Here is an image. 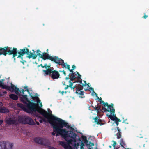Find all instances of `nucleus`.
<instances>
[{"label": "nucleus", "instance_id": "28", "mask_svg": "<svg viewBox=\"0 0 149 149\" xmlns=\"http://www.w3.org/2000/svg\"><path fill=\"white\" fill-rule=\"evenodd\" d=\"M120 144L122 147H123V145H125V142L123 139L120 140Z\"/></svg>", "mask_w": 149, "mask_h": 149}, {"label": "nucleus", "instance_id": "56", "mask_svg": "<svg viewBox=\"0 0 149 149\" xmlns=\"http://www.w3.org/2000/svg\"><path fill=\"white\" fill-rule=\"evenodd\" d=\"M41 66L42 68H44L43 66L42 65V64L38 66Z\"/></svg>", "mask_w": 149, "mask_h": 149}, {"label": "nucleus", "instance_id": "26", "mask_svg": "<svg viewBox=\"0 0 149 149\" xmlns=\"http://www.w3.org/2000/svg\"><path fill=\"white\" fill-rule=\"evenodd\" d=\"M4 146V143L2 141H0V149H5L4 148H2V147H3Z\"/></svg>", "mask_w": 149, "mask_h": 149}, {"label": "nucleus", "instance_id": "2", "mask_svg": "<svg viewBox=\"0 0 149 149\" xmlns=\"http://www.w3.org/2000/svg\"><path fill=\"white\" fill-rule=\"evenodd\" d=\"M65 124L62 125V127H60L58 125H57L59 129L58 130L55 131L56 135V136L61 135L65 140L67 142L60 141L59 144L62 146L65 149H78L79 143L76 144L75 143L76 137L77 134L72 131H67L65 129H63L65 127L68 129L70 128L74 130V129L70 127L67 122L64 121Z\"/></svg>", "mask_w": 149, "mask_h": 149}, {"label": "nucleus", "instance_id": "16", "mask_svg": "<svg viewBox=\"0 0 149 149\" xmlns=\"http://www.w3.org/2000/svg\"><path fill=\"white\" fill-rule=\"evenodd\" d=\"M53 70V68L50 66V68H47L46 70H43V72L46 75H49L50 76Z\"/></svg>", "mask_w": 149, "mask_h": 149}, {"label": "nucleus", "instance_id": "4", "mask_svg": "<svg viewBox=\"0 0 149 149\" xmlns=\"http://www.w3.org/2000/svg\"><path fill=\"white\" fill-rule=\"evenodd\" d=\"M38 55L39 57L44 60L49 59L55 62L56 64L61 65H63L65 66L63 63L64 60L59 58L58 56H51L47 52H44L42 54L38 53Z\"/></svg>", "mask_w": 149, "mask_h": 149}, {"label": "nucleus", "instance_id": "62", "mask_svg": "<svg viewBox=\"0 0 149 149\" xmlns=\"http://www.w3.org/2000/svg\"><path fill=\"white\" fill-rule=\"evenodd\" d=\"M81 146H84V143H82L81 144Z\"/></svg>", "mask_w": 149, "mask_h": 149}, {"label": "nucleus", "instance_id": "31", "mask_svg": "<svg viewBox=\"0 0 149 149\" xmlns=\"http://www.w3.org/2000/svg\"><path fill=\"white\" fill-rule=\"evenodd\" d=\"M85 144L87 146H89L90 145V141H89L88 140H86L84 142Z\"/></svg>", "mask_w": 149, "mask_h": 149}, {"label": "nucleus", "instance_id": "3", "mask_svg": "<svg viewBox=\"0 0 149 149\" xmlns=\"http://www.w3.org/2000/svg\"><path fill=\"white\" fill-rule=\"evenodd\" d=\"M28 49L25 47L23 49H20L18 51L17 49L14 47H12L7 46L4 47L0 48V55H3L4 56H6L7 54L9 55H12V57L14 58V61L15 60V57L17 56V54L18 55L17 58H21L22 61H20L21 62L24 64V62L26 61L24 60H23V56L25 54L28 53Z\"/></svg>", "mask_w": 149, "mask_h": 149}, {"label": "nucleus", "instance_id": "25", "mask_svg": "<svg viewBox=\"0 0 149 149\" xmlns=\"http://www.w3.org/2000/svg\"><path fill=\"white\" fill-rule=\"evenodd\" d=\"M63 63L64 64V65L65 66H64L63 65H62L63 66V67H64L67 68L68 69V70H70V65H68V64L66 65V63H65L64 62Z\"/></svg>", "mask_w": 149, "mask_h": 149}, {"label": "nucleus", "instance_id": "10", "mask_svg": "<svg viewBox=\"0 0 149 149\" xmlns=\"http://www.w3.org/2000/svg\"><path fill=\"white\" fill-rule=\"evenodd\" d=\"M74 77L73 78V79L72 80L70 79V81H73L76 80L77 79V82H78L80 84H82V79L80 77H81V75L77 71L74 72ZM70 79H71V77H70Z\"/></svg>", "mask_w": 149, "mask_h": 149}, {"label": "nucleus", "instance_id": "49", "mask_svg": "<svg viewBox=\"0 0 149 149\" xmlns=\"http://www.w3.org/2000/svg\"><path fill=\"white\" fill-rule=\"evenodd\" d=\"M68 87H69V85H66V87L64 89L65 90H66L68 88Z\"/></svg>", "mask_w": 149, "mask_h": 149}, {"label": "nucleus", "instance_id": "21", "mask_svg": "<svg viewBox=\"0 0 149 149\" xmlns=\"http://www.w3.org/2000/svg\"><path fill=\"white\" fill-rule=\"evenodd\" d=\"M9 96L10 98L15 100H17L18 98V97L17 95L13 94H10L9 95Z\"/></svg>", "mask_w": 149, "mask_h": 149}, {"label": "nucleus", "instance_id": "34", "mask_svg": "<svg viewBox=\"0 0 149 149\" xmlns=\"http://www.w3.org/2000/svg\"><path fill=\"white\" fill-rule=\"evenodd\" d=\"M28 87L27 86H25L24 87V89H26V91L27 92L29 93V90L28 89Z\"/></svg>", "mask_w": 149, "mask_h": 149}, {"label": "nucleus", "instance_id": "38", "mask_svg": "<svg viewBox=\"0 0 149 149\" xmlns=\"http://www.w3.org/2000/svg\"><path fill=\"white\" fill-rule=\"evenodd\" d=\"M59 72H63V74H64L65 76H66V72H65V71H64V70L62 71H61V70H59Z\"/></svg>", "mask_w": 149, "mask_h": 149}, {"label": "nucleus", "instance_id": "9", "mask_svg": "<svg viewBox=\"0 0 149 149\" xmlns=\"http://www.w3.org/2000/svg\"><path fill=\"white\" fill-rule=\"evenodd\" d=\"M83 89V86L82 85L79 84L78 85V87H77L76 91V93L78 95H79V97L81 98L85 97L84 96V91H82Z\"/></svg>", "mask_w": 149, "mask_h": 149}, {"label": "nucleus", "instance_id": "64", "mask_svg": "<svg viewBox=\"0 0 149 149\" xmlns=\"http://www.w3.org/2000/svg\"><path fill=\"white\" fill-rule=\"evenodd\" d=\"M93 149V148H89V149Z\"/></svg>", "mask_w": 149, "mask_h": 149}, {"label": "nucleus", "instance_id": "53", "mask_svg": "<svg viewBox=\"0 0 149 149\" xmlns=\"http://www.w3.org/2000/svg\"><path fill=\"white\" fill-rule=\"evenodd\" d=\"M3 121L2 120H0V125H1L3 123Z\"/></svg>", "mask_w": 149, "mask_h": 149}, {"label": "nucleus", "instance_id": "61", "mask_svg": "<svg viewBox=\"0 0 149 149\" xmlns=\"http://www.w3.org/2000/svg\"><path fill=\"white\" fill-rule=\"evenodd\" d=\"M3 93L4 94H6L7 93V92L6 91H4L3 92Z\"/></svg>", "mask_w": 149, "mask_h": 149}, {"label": "nucleus", "instance_id": "40", "mask_svg": "<svg viewBox=\"0 0 149 149\" xmlns=\"http://www.w3.org/2000/svg\"><path fill=\"white\" fill-rule=\"evenodd\" d=\"M72 70H74L76 68V66L75 65H72Z\"/></svg>", "mask_w": 149, "mask_h": 149}, {"label": "nucleus", "instance_id": "7", "mask_svg": "<svg viewBox=\"0 0 149 149\" xmlns=\"http://www.w3.org/2000/svg\"><path fill=\"white\" fill-rule=\"evenodd\" d=\"M22 97H20V100L24 103L26 104V106L24 105L23 104V105L25 107L26 109H28V108L30 107L29 105H30L31 103H33L31 102L29 99L27 97V95H21Z\"/></svg>", "mask_w": 149, "mask_h": 149}, {"label": "nucleus", "instance_id": "18", "mask_svg": "<svg viewBox=\"0 0 149 149\" xmlns=\"http://www.w3.org/2000/svg\"><path fill=\"white\" fill-rule=\"evenodd\" d=\"M114 113H114H111V114H113V116L110 115H109L107 114V116L108 117V118H109L111 120L114 121L118 119V118L116 116V115L114 114Z\"/></svg>", "mask_w": 149, "mask_h": 149}, {"label": "nucleus", "instance_id": "45", "mask_svg": "<svg viewBox=\"0 0 149 149\" xmlns=\"http://www.w3.org/2000/svg\"><path fill=\"white\" fill-rule=\"evenodd\" d=\"M39 103H40V106L39 107L38 106V107H40V108H41V107H42V103L41 102H39Z\"/></svg>", "mask_w": 149, "mask_h": 149}, {"label": "nucleus", "instance_id": "42", "mask_svg": "<svg viewBox=\"0 0 149 149\" xmlns=\"http://www.w3.org/2000/svg\"><path fill=\"white\" fill-rule=\"evenodd\" d=\"M93 93H94L95 94V95L96 96V97H97V99H99V97L98 96H97V95L96 94V93L94 91H93Z\"/></svg>", "mask_w": 149, "mask_h": 149}, {"label": "nucleus", "instance_id": "30", "mask_svg": "<svg viewBox=\"0 0 149 149\" xmlns=\"http://www.w3.org/2000/svg\"><path fill=\"white\" fill-rule=\"evenodd\" d=\"M71 81H70V80L69 81V82L70 83L69 85V87L71 88H72V86L73 85V84L74 82H71Z\"/></svg>", "mask_w": 149, "mask_h": 149}, {"label": "nucleus", "instance_id": "33", "mask_svg": "<svg viewBox=\"0 0 149 149\" xmlns=\"http://www.w3.org/2000/svg\"><path fill=\"white\" fill-rule=\"evenodd\" d=\"M82 138L83 139L84 141V142L87 140L86 137L85 136H82Z\"/></svg>", "mask_w": 149, "mask_h": 149}, {"label": "nucleus", "instance_id": "1", "mask_svg": "<svg viewBox=\"0 0 149 149\" xmlns=\"http://www.w3.org/2000/svg\"><path fill=\"white\" fill-rule=\"evenodd\" d=\"M31 105L28 109H26L25 107L23 104L18 103L17 105L20 107L24 111L29 113H33V112L37 111L42 115L45 118H47L49 123L52 125L53 128V132L58 130L59 129L57 125H58L60 127H62V125H64V120L58 118L54 116L51 114L52 111H50L51 113L47 112L46 111L38 107V104L34 103H31Z\"/></svg>", "mask_w": 149, "mask_h": 149}, {"label": "nucleus", "instance_id": "60", "mask_svg": "<svg viewBox=\"0 0 149 149\" xmlns=\"http://www.w3.org/2000/svg\"><path fill=\"white\" fill-rule=\"evenodd\" d=\"M39 122L40 123H42V120H39Z\"/></svg>", "mask_w": 149, "mask_h": 149}, {"label": "nucleus", "instance_id": "48", "mask_svg": "<svg viewBox=\"0 0 149 149\" xmlns=\"http://www.w3.org/2000/svg\"><path fill=\"white\" fill-rule=\"evenodd\" d=\"M99 99L98 101L100 102H101L102 101V99L101 97L99 98V99Z\"/></svg>", "mask_w": 149, "mask_h": 149}, {"label": "nucleus", "instance_id": "27", "mask_svg": "<svg viewBox=\"0 0 149 149\" xmlns=\"http://www.w3.org/2000/svg\"><path fill=\"white\" fill-rule=\"evenodd\" d=\"M117 138L118 139L120 138L121 136V133L118 132L116 134Z\"/></svg>", "mask_w": 149, "mask_h": 149}, {"label": "nucleus", "instance_id": "57", "mask_svg": "<svg viewBox=\"0 0 149 149\" xmlns=\"http://www.w3.org/2000/svg\"><path fill=\"white\" fill-rule=\"evenodd\" d=\"M36 124H37V125H39V123L38 122H37V121H36Z\"/></svg>", "mask_w": 149, "mask_h": 149}, {"label": "nucleus", "instance_id": "24", "mask_svg": "<svg viewBox=\"0 0 149 149\" xmlns=\"http://www.w3.org/2000/svg\"><path fill=\"white\" fill-rule=\"evenodd\" d=\"M73 70L72 69H70L69 70L71 72V75L70 76V77H71V80H72L73 79V78L74 77V72L73 71Z\"/></svg>", "mask_w": 149, "mask_h": 149}, {"label": "nucleus", "instance_id": "13", "mask_svg": "<svg viewBox=\"0 0 149 149\" xmlns=\"http://www.w3.org/2000/svg\"><path fill=\"white\" fill-rule=\"evenodd\" d=\"M9 91H14L15 92L16 94H18L19 92H21V91L19 90V88L15 87L14 85L13 84L11 83V86H10Z\"/></svg>", "mask_w": 149, "mask_h": 149}, {"label": "nucleus", "instance_id": "58", "mask_svg": "<svg viewBox=\"0 0 149 149\" xmlns=\"http://www.w3.org/2000/svg\"><path fill=\"white\" fill-rule=\"evenodd\" d=\"M125 120H124V121H123V123H126V124H128V123H126L125 122Z\"/></svg>", "mask_w": 149, "mask_h": 149}, {"label": "nucleus", "instance_id": "12", "mask_svg": "<svg viewBox=\"0 0 149 149\" xmlns=\"http://www.w3.org/2000/svg\"><path fill=\"white\" fill-rule=\"evenodd\" d=\"M50 76L53 79H57L59 77L60 74L58 71L54 70Z\"/></svg>", "mask_w": 149, "mask_h": 149}, {"label": "nucleus", "instance_id": "37", "mask_svg": "<svg viewBox=\"0 0 149 149\" xmlns=\"http://www.w3.org/2000/svg\"><path fill=\"white\" fill-rule=\"evenodd\" d=\"M144 16L143 17V18H144V19H146L147 17H148V15H146V13H144Z\"/></svg>", "mask_w": 149, "mask_h": 149}, {"label": "nucleus", "instance_id": "17", "mask_svg": "<svg viewBox=\"0 0 149 149\" xmlns=\"http://www.w3.org/2000/svg\"><path fill=\"white\" fill-rule=\"evenodd\" d=\"M95 110L96 111L97 113H100L102 112V110L101 109V107L100 105H98L97 106H95V107L92 106Z\"/></svg>", "mask_w": 149, "mask_h": 149}, {"label": "nucleus", "instance_id": "8", "mask_svg": "<svg viewBox=\"0 0 149 149\" xmlns=\"http://www.w3.org/2000/svg\"><path fill=\"white\" fill-rule=\"evenodd\" d=\"M34 140L36 143L44 146H47L49 144L48 141L42 138H36L34 139Z\"/></svg>", "mask_w": 149, "mask_h": 149}, {"label": "nucleus", "instance_id": "51", "mask_svg": "<svg viewBox=\"0 0 149 149\" xmlns=\"http://www.w3.org/2000/svg\"><path fill=\"white\" fill-rule=\"evenodd\" d=\"M89 89L90 90H91L92 91H93H93H94L93 88H92V87H90Z\"/></svg>", "mask_w": 149, "mask_h": 149}, {"label": "nucleus", "instance_id": "15", "mask_svg": "<svg viewBox=\"0 0 149 149\" xmlns=\"http://www.w3.org/2000/svg\"><path fill=\"white\" fill-rule=\"evenodd\" d=\"M4 143V146L3 147L5 149H12V147L13 146V143H10L8 142L2 141Z\"/></svg>", "mask_w": 149, "mask_h": 149}, {"label": "nucleus", "instance_id": "44", "mask_svg": "<svg viewBox=\"0 0 149 149\" xmlns=\"http://www.w3.org/2000/svg\"><path fill=\"white\" fill-rule=\"evenodd\" d=\"M117 130H118V132H120V129L119 128V127H117Z\"/></svg>", "mask_w": 149, "mask_h": 149}, {"label": "nucleus", "instance_id": "52", "mask_svg": "<svg viewBox=\"0 0 149 149\" xmlns=\"http://www.w3.org/2000/svg\"><path fill=\"white\" fill-rule=\"evenodd\" d=\"M3 104L2 103L0 102V107H1L3 106Z\"/></svg>", "mask_w": 149, "mask_h": 149}, {"label": "nucleus", "instance_id": "39", "mask_svg": "<svg viewBox=\"0 0 149 149\" xmlns=\"http://www.w3.org/2000/svg\"><path fill=\"white\" fill-rule=\"evenodd\" d=\"M78 87V86H76L75 85L74 86H72V88H71L72 89H74V88H76V89L77 88V87Z\"/></svg>", "mask_w": 149, "mask_h": 149}, {"label": "nucleus", "instance_id": "5", "mask_svg": "<svg viewBox=\"0 0 149 149\" xmlns=\"http://www.w3.org/2000/svg\"><path fill=\"white\" fill-rule=\"evenodd\" d=\"M100 104H102L104 105V107H102V109L105 112H110L111 113L115 112L113 104L111 103V105H109L107 102L105 103L102 100L100 102Z\"/></svg>", "mask_w": 149, "mask_h": 149}, {"label": "nucleus", "instance_id": "19", "mask_svg": "<svg viewBox=\"0 0 149 149\" xmlns=\"http://www.w3.org/2000/svg\"><path fill=\"white\" fill-rule=\"evenodd\" d=\"M8 109L5 107H0V113H8L9 112Z\"/></svg>", "mask_w": 149, "mask_h": 149}, {"label": "nucleus", "instance_id": "55", "mask_svg": "<svg viewBox=\"0 0 149 149\" xmlns=\"http://www.w3.org/2000/svg\"><path fill=\"white\" fill-rule=\"evenodd\" d=\"M52 132V135H53V136H54V135H55V132Z\"/></svg>", "mask_w": 149, "mask_h": 149}, {"label": "nucleus", "instance_id": "59", "mask_svg": "<svg viewBox=\"0 0 149 149\" xmlns=\"http://www.w3.org/2000/svg\"><path fill=\"white\" fill-rule=\"evenodd\" d=\"M80 149H84L83 146H81Z\"/></svg>", "mask_w": 149, "mask_h": 149}, {"label": "nucleus", "instance_id": "50", "mask_svg": "<svg viewBox=\"0 0 149 149\" xmlns=\"http://www.w3.org/2000/svg\"><path fill=\"white\" fill-rule=\"evenodd\" d=\"M59 92L62 94V95H63L64 93V91H62L61 92L60 91H59Z\"/></svg>", "mask_w": 149, "mask_h": 149}, {"label": "nucleus", "instance_id": "20", "mask_svg": "<svg viewBox=\"0 0 149 149\" xmlns=\"http://www.w3.org/2000/svg\"><path fill=\"white\" fill-rule=\"evenodd\" d=\"M95 122L96 123L97 125H102L104 124L102 123V120L100 118H98L96 117L94 118Z\"/></svg>", "mask_w": 149, "mask_h": 149}, {"label": "nucleus", "instance_id": "41", "mask_svg": "<svg viewBox=\"0 0 149 149\" xmlns=\"http://www.w3.org/2000/svg\"><path fill=\"white\" fill-rule=\"evenodd\" d=\"M84 82L85 84H82V86H86V85L87 84L86 82V81H84Z\"/></svg>", "mask_w": 149, "mask_h": 149}, {"label": "nucleus", "instance_id": "32", "mask_svg": "<svg viewBox=\"0 0 149 149\" xmlns=\"http://www.w3.org/2000/svg\"><path fill=\"white\" fill-rule=\"evenodd\" d=\"M50 65H47V63L45 64L43 66L44 68H45L47 69V68H50Z\"/></svg>", "mask_w": 149, "mask_h": 149}, {"label": "nucleus", "instance_id": "23", "mask_svg": "<svg viewBox=\"0 0 149 149\" xmlns=\"http://www.w3.org/2000/svg\"><path fill=\"white\" fill-rule=\"evenodd\" d=\"M32 99L33 100L36 99L37 100V103L38 104L41 102V101L39 99L38 97L36 96H31Z\"/></svg>", "mask_w": 149, "mask_h": 149}, {"label": "nucleus", "instance_id": "47", "mask_svg": "<svg viewBox=\"0 0 149 149\" xmlns=\"http://www.w3.org/2000/svg\"><path fill=\"white\" fill-rule=\"evenodd\" d=\"M36 52H37V54H38V53H40L41 52L40 51V50L39 49L37 50V51H36Z\"/></svg>", "mask_w": 149, "mask_h": 149}, {"label": "nucleus", "instance_id": "54", "mask_svg": "<svg viewBox=\"0 0 149 149\" xmlns=\"http://www.w3.org/2000/svg\"><path fill=\"white\" fill-rule=\"evenodd\" d=\"M70 79L69 76H68V77H66L65 78L66 80H68Z\"/></svg>", "mask_w": 149, "mask_h": 149}, {"label": "nucleus", "instance_id": "46", "mask_svg": "<svg viewBox=\"0 0 149 149\" xmlns=\"http://www.w3.org/2000/svg\"><path fill=\"white\" fill-rule=\"evenodd\" d=\"M94 144L93 143H92L90 142V145H89V146H94Z\"/></svg>", "mask_w": 149, "mask_h": 149}, {"label": "nucleus", "instance_id": "36", "mask_svg": "<svg viewBox=\"0 0 149 149\" xmlns=\"http://www.w3.org/2000/svg\"><path fill=\"white\" fill-rule=\"evenodd\" d=\"M4 81V79H2L1 81L0 80V85L2 84H3V82Z\"/></svg>", "mask_w": 149, "mask_h": 149}, {"label": "nucleus", "instance_id": "63", "mask_svg": "<svg viewBox=\"0 0 149 149\" xmlns=\"http://www.w3.org/2000/svg\"><path fill=\"white\" fill-rule=\"evenodd\" d=\"M109 147L110 148H111V147H112V146H109Z\"/></svg>", "mask_w": 149, "mask_h": 149}, {"label": "nucleus", "instance_id": "29", "mask_svg": "<svg viewBox=\"0 0 149 149\" xmlns=\"http://www.w3.org/2000/svg\"><path fill=\"white\" fill-rule=\"evenodd\" d=\"M114 121H115V122L116 124V125L118 126L119 124V122H120L121 121L120 120V119L118 118L116 120Z\"/></svg>", "mask_w": 149, "mask_h": 149}, {"label": "nucleus", "instance_id": "35", "mask_svg": "<svg viewBox=\"0 0 149 149\" xmlns=\"http://www.w3.org/2000/svg\"><path fill=\"white\" fill-rule=\"evenodd\" d=\"M113 144L112 145L114 147V148H115V146L116 145V141H113Z\"/></svg>", "mask_w": 149, "mask_h": 149}, {"label": "nucleus", "instance_id": "43", "mask_svg": "<svg viewBox=\"0 0 149 149\" xmlns=\"http://www.w3.org/2000/svg\"><path fill=\"white\" fill-rule=\"evenodd\" d=\"M22 93L23 95H24V92L25 91H26V90H24V89H22Z\"/></svg>", "mask_w": 149, "mask_h": 149}, {"label": "nucleus", "instance_id": "11", "mask_svg": "<svg viewBox=\"0 0 149 149\" xmlns=\"http://www.w3.org/2000/svg\"><path fill=\"white\" fill-rule=\"evenodd\" d=\"M28 49V53L25 54H26L28 55L27 56V57L29 58H32L33 59H36L38 56V54H35V51H34L33 50L32 51H33V53L31 52V51L29 52V49L26 47Z\"/></svg>", "mask_w": 149, "mask_h": 149}, {"label": "nucleus", "instance_id": "22", "mask_svg": "<svg viewBox=\"0 0 149 149\" xmlns=\"http://www.w3.org/2000/svg\"><path fill=\"white\" fill-rule=\"evenodd\" d=\"M0 87H2V88L3 89H5L8 90H9L10 86L5 85L4 84L0 85Z\"/></svg>", "mask_w": 149, "mask_h": 149}, {"label": "nucleus", "instance_id": "6", "mask_svg": "<svg viewBox=\"0 0 149 149\" xmlns=\"http://www.w3.org/2000/svg\"><path fill=\"white\" fill-rule=\"evenodd\" d=\"M18 121L19 122L30 125H34L35 123L32 119L28 116L19 117Z\"/></svg>", "mask_w": 149, "mask_h": 149}, {"label": "nucleus", "instance_id": "14", "mask_svg": "<svg viewBox=\"0 0 149 149\" xmlns=\"http://www.w3.org/2000/svg\"><path fill=\"white\" fill-rule=\"evenodd\" d=\"M8 125L17 124L18 123L17 120L16 119H13L11 118L6 120V121Z\"/></svg>", "mask_w": 149, "mask_h": 149}]
</instances>
